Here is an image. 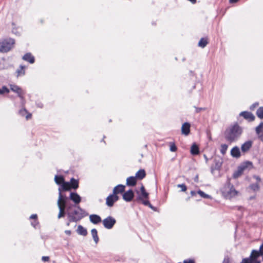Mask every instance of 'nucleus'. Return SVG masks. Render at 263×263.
I'll list each match as a JSON object with an SVG mask.
<instances>
[{
    "mask_svg": "<svg viewBox=\"0 0 263 263\" xmlns=\"http://www.w3.org/2000/svg\"><path fill=\"white\" fill-rule=\"evenodd\" d=\"M242 133V128L236 124L230 127L225 131L224 136L225 139L230 143L238 139Z\"/></svg>",
    "mask_w": 263,
    "mask_h": 263,
    "instance_id": "f257e3e1",
    "label": "nucleus"
},
{
    "mask_svg": "<svg viewBox=\"0 0 263 263\" xmlns=\"http://www.w3.org/2000/svg\"><path fill=\"white\" fill-rule=\"evenodd\" d=\"M222 195L226 199H231L238 194V192L230 183V179L228 178L226 183L221 189Z\"/></svg>",
    "mask_w": 263,
    "mask_h": 263,
    "instance_id": "f03ea898",
    "label": "nucleus"
},
{
    "mask_svg": "<svg viewBox=\"0 0 263 263\" xmlns=\"http://www.w3.org/2000/svg\"><path fill=\"white\" fill-rule=\"evenodd\" d=\"M263 255V243L260 246L259 250H253L249 258H243L241 263H260V261L257 260L259 256Z\"/></svg>",
    "mask_w": 263,
    "mask_h": 263,
    "instance_id": "7ed1b4c3",
    "label": "nucleus"
},
{
    "mask_svg": "<svg viewBox=\"0 0 263 263\" xmlns=\"http://www.w3.org/2000/svg\"><path fill=\"white\" fill-rule=\"evenodd\" d=\"M78 210H74L72 214H68V216L70 217L69 221L77 222L87 215L80 206H78Z\"/></svg>",
    "mask_w": 263,
    "mask_h": 263,
    "instance_id": "20e7f679",
    "label": "nucleus"
},
{
    "mask_svg": "<svg viewBox=\"0 0 263 263\" xmlns=\"http://www.w3.org/2000/svg\"><path fill=\"white\" fill-rule=\"evenodd\" d=\"M14 40L9 39L0 41V52L6 53L10 51L14 44Z\"/></svg>",
    "mask_w": 263,
    "mask_h": 263,
    "instance_id": "39448f33",
    "label": "nucleus"
},
{
    "mask_svg": "<svg viewBox=\"0 0 263 263\" xmlns=\"http://www.w3.org/2000/svg\"><path fill=\"white\" fill-rule=\"evenodd\" d=\"M59 196L57 203L60 212L58 215V218H61L65 216L66 201L65 200L64 197L62 195L61 190L60 188L59 189Z\"/></svg>",
    "mask_w": 263,
    "mask_h": 263,
    "instance_id": "423d86ee",
    "label": "nucleus"
},
{
    "mask_svg": "<svg viewBox=\"0 0 263 263\" xmlns=\"http://www.w3.org/2000/svg\"><path fill=\"white\" fill-rule=\"evenodd\" d=\"M252 168V163L251 162L247 161L243 163H242L241 165H240L237 170L233 174V177L234 178H237L239 176H240L243 172L247 170H250Z\"/></svg>",
    "mask_w": 263,
    "mask_h": 263,
    "instance_id": "0eeeda50",
    "label": "nucleus"
},
{
    "mask_svg": "<svg viewBox=\"0 0 263 263\" xmlns=\"http://www.w3.org/2000/svg\"><path fill=\"white\" fill-rule=\"evenodd\" d=\"M222 163L223 160L220 157H215L214 158V164L213 165L211 168V173L213 174L215 170H220Z\"/></svg>",
    "mask_w": 263,
    "mask_h": 263,
    "instance_id": "6e6552de",
    "label": "nucleus"
},
{
    "mask_svg": "<svg viewBox=\"0 0 263 263\" xmlns=\"http://www.w3.org/2000/svg\"><path fill=\"white\" fill-rule=\"evenodd\" d=\"M116 222L115 219L111 216L107 217L102 221L104 227L108 229H111Z\"/></svg>",
    "mask_w": 263,
    "mask_h": 263,
    "instance_id": "1a4fd4ad",
    "label": "nucleus"
},
{
    "mask_svg": "<svg viewBox=\"0 0 263 263\" xmlns=\"http://www.w3.org/2000/svg\"><path fill=\"white\" fill-rule=\"evenodd\" d=\"M119 196L117 195L112 194L108 196L106 199V204L109 207H112L114 205V202L119 200Z\"/></svg>",
    "mask_w": 263,
    "mask_h": 263,
    "instance_id": "9d476101",
    "label": "nucleus"
},
{
    "mask_svg": "<svg viewBox=\"0 0 263 263\" xmlns=\"http://www.w3.org/2000/svg\"><path fill=\"white\" fill-rule=\"evenodd\" d=\"M240 116L243 117L245 119L249 121H253L255 120V117L250 112L242 111L240 114Z\"/></svg>",
    "mask_w": 263,
    "mask_h": 263,
    "instance_id": "9b49d317",
    "label": "nucleus"
},
{
    "mask_svg": "<svg viewBox=\"0 0 263 263\" xmlns=\"http://www.w3.org/2000/svg\"><path fill=\"white\" fill-rule=\"evenodd\" d=\"M134 194L132 190H130L125 192L123 195V198L126 201H130L134 198Z\"/></svg>",
    "mask_w": 263,
    "mask_h": 263,
    "instance_id": "f8f14e48",
    "label": "nucleus"
},
{
    "mask_svg": "<svg viewBox=\"0 0 263 263\" xmlns=\"http://www.w3.org/2000/svg\"><path fill=\"white\" fill-rule=\"evenodd\" d=\"M182 134L184 135H188L190 132V124L185 122L182 124L181 127Z\"/></svg>",
    "mask_w": 263,
    "mask_h": 263,
    "instance_id": "ddd939ff",
    "label": "nucleus"
},
{
    "mask_svg": "<svg viewBox=\"0 0 263 263\" xmlns=\"http://www.w3.org/2000/svg\"><path fill=\"white\" fill-rule=\"evenodd\" d=\"M70 199L76 204L79 203L81 200V197L76 193H71L70 195Z\"/></svg>",
    "mask_w": 263,
    "mask_h": 263,
    "instance_id": "4468645a",
    "label": "nucleus"
},
{
    "mask_svg": "<svg viewBox=\"0 0 263 263\" xmlns=\"http://www.w3.org/2000/svg\"><path fill=\"white\" fill-rule=\"evenodd\" d=\"M252 145V142L251 141H248L243 143L241 147V149L242 152H247Z\"/></svg>",
    "mask_w": 263,
    "mask_h": 263,
    "instance_id": "2eb2a0df",
    "label": "nucleus"
},
{
    "mask_svg": "<svg viewBox=\"0 0 263 263\" xmlns=\"http://www.w3.org/2000/svg\"><path fill=\"white\" fill-rule=\"evenodd\" d=\"M125 186L122 184H119L114 187L113 190V193L117 195L119 193H122L124 192Z\"/></svg>",
    "mask_w": 263,
    "mask_h": 263,
    "instance_id": "dca6fc26",
    "label": "nucleus"
},
{
    "mask_svg": "<svg viewBox=\"0 0 263 263\" xmlns=\"http://www.w3.org/2000/svg\"><path fill=\"white\" fill-rule=\"evenodd\" d=\"M231 154L232 157L235 158H239L240 157V152L238 147H234L231 151Z\"/></svg>",
    "mask_w": 263,
    "mask_h": 263,
    "instance_id": "f3484780",
    "label": "nucleus"
},
{
    "mask_svg": "<svg viewBox=\"0 0 263 263\" xmlns=\"http://www.w3.org/2000/svg\"><path fill=\"white\" fill-rule=\"evenodd\" d=\"M10 89L13 91L16 92L19 97L21 98H23L22 96V90L19 87L16 85H11Z\"/></svg>",
    "mask_w": 263,
    "mask_h": 263,
    "instance_id": "a211bd4d",
    "label": "nucleus"
},
{
    "mask_svg": "<svg viewBox=\"0 0 263 263\" xmlns=\"http://www.w3.org/2000/svg\"><path fill=\"white\" fill-rule=\"evenodd\" d=\"M90 220L91 222L97 224L101 221V218L97 215H91L89 217Z\"/></svg>",
    "mask_w": 263,
    "mask_h": 263,
    "instance_id": "6ab92c4d",
    "label": "nucleus"
},
{
    "mask_svg": "<svg viewBox=\"0 0 263 263\" xmlns=\"http://www.w3.org/2000/svg\"><path fill=\"white\" fill-rule=\"evenodd\" d=\"M137 182L136 178L135 177H129L126 179V184L128 186H134Z\"/></svg>",
    "mask_w": 263,
    "mask_h": 263,
    "instance_id": "aec40b11",
    "label": "nucleus"
},
{
    "mask_svg": "<svg viewBox=\"0 0 263 263\" xmlns=\"http://www.w3.org/2000/svg\"><path fill=\"white\" fill-rule=\"evenodd\" d=\"M23 59L25 61H28L31 64L34 62V57H32L30 53H28L25 54L23 57Z\"/></svg>",
    "mask_w": 263,
    "mask_h": 263,
    "instance_id": "412c9836",
    "label": "nucleus"
},
{
    "mask_svg": "<svg viewBox=\"0 0 263 263\" xmlns=\"http://www.w3.org/2000/svg\"><path fill=\"white\" fill-rule=\"evenodd\" d=\"M146 176L145 172L144 170L141 169L136 174V178L137 179L141 180L143 179Z\"/></svg>",
    "mask_w": 263,
    "mask_h": 263,
    "instance_id": "4be33fe9",
    "label": "nucleus"
},
{
    "mask_svg": "<svg viewBox=\"0 0 263 263\" xmlns=\"http://www.w3.org/2000/svg\"><path fill=\"white\" fill-rule=\"evenodd\" d=\"M191 153L192 155H197L199 154V148L197 145L194 143L191 148Z\"/></svg>",
    "mask_w": 263,
    "mask_h": 263,
    "instance_id": "5701e85b",
    "label": "nucleus"
},
{
    "mask_svg": "<svg viewBox=\"0 0 263 263\" xmlns=\"http://www.w3.org/2000/svg\"><path fill=\"white\" fill-rule=\"evenodd\" d=\"M77 232L82 235L86 236L87 235V230L82 226H79L77 229Z\"/></svg>",
    "mask_w": 263,
    "mask_h": 263,
    "instance_id": "b1692460",
    "label": "nucleus"
},
{
    "mask_svg": "<svg viewBox=\"0 0 263 263\" xmlns=\"http://www.w3.org/2000/svg\"><path fill=\"white\" fill-rule=\"evenodd\" d=\"M263 131V122H261L258 126L255 128V132L259 137L261 134V133Z\"/></svg>",
    "mask_w": 263,
    "mask_h": 263,
    "instance_id": "393cba45",
    "label": "nucleus"
},
{
    "mask_svg": "<svg viewBox=\"0 0 263 263\" xmlns=\"http://www.w3.org/2000/svg\"><path fill=\"white\" fill-rule=\"evenodd\" d=\"M70 187L73 189H77L79 187L78 181L74 178H71L70 180Z\"/></svg>",
    "mask_w": 263,
    "mask_h": 263,
    "instance_id": "a878e982",
    "label": "nucleus"
},
{
    "mask_svg": "<svg viewBox=\"0 0 263 263\" xmlns=\"http://www.w3.org/2000/svg\"><path fill=\"white\" fill-rule=\"evenodd\" d=\"M91 234L93 237V238L94 239V241H95V242L96 243H97L99 241V238L98 237L97 230L95 229H92L91 231Z\"/></svg>",
    "mask_w": 263,
    "mask_h": 263,
    "instance_id": "bb28decb",
    "label": "nucleus"
},
{
    "mask_svg": "<svg viewBox=\"0 0 263 263\" xmlns=\"http://www.w3.org/2000/svg\"><path fill=\"white\" fill-rule=\"evenodd\" d=\"M62 187L63 190L69 191L70 190V184L69 182H66L64 181L62 183Z\"/></svg>",
    "mask_w": 263,
    "mask_h": 263,
    "instance_id": "cd10ccee",
    "label": "nucleus"
},
{
    "mask_svg": "<svg viewBox=\"0 0 263 263\" xmlns=\"http://www.w3.org/2000/svg\"><path fill=\"white\" fill-rule=\"evenodd\" d=\"M64 179L62 176H58L56 175L54 177V181L55 183L58 184H62V182H63Z\"/></svg>",
    "mask_w": 263,
    "mask_h": 263,
    "instance_id": "c85d7f7f",
    "label": "nucleus"
},
{
    "mask_svg": "<svg viewBox=\"0 0 263 263\" xmlns=\"http://www.w3.org/2000/svg\"><path fill=\"white\" fill-rule=\"evenodd\" d=\"M208 44V41L206 39L202 38L198 43V46L202 48H204Z\"/></svg>",
    "mask_w": 263,
    "mask_h": 263,
    "instance_id": "c756f323",
    "label": "nucleus"
},
{
    "mask_svg": "<svg viewBox=\"0 0 263 263\" xmlns=\"http://www.w3.org/2000/svg\"><path fill=\"white\" fill-rule=\"evenodd\" d=\"M256 115L259 118L263 119V107H260L257 110Z\"/></svg>",
    "mask_w": 263,
    "mask_h": 263,
    "instance_id": "7c9ffc66",
    "label": "nucleus"
},
{
    "mask_svg": "<svg viewBox=\"0 0 263 263\" xmlns=\"http://www.w3.org/2000/svg\"><path fill=\"white\" fill-rule=\"evenodd\" d=\"M228 146L226 144H221L220 152L222 155H224L226 153Z\"/></svg>",
    "mask_w": 263,
    "mask_h": 263,
    "instance_id": "2f4dec72",
    "label": "nucleus"
},
{
    "mask_svg": "<svg viewBox=\"0 0 263 263\" xmlns=\"http://www.w3.org/2000/svg\"><path fill=\"white\" fill-rule=\"evenodd\" d=\"M197 193L204 198H211V197L210 195L205 194L202 191H200V190L198 191L197 192Z\"/></svg>",
    "mask_w": 263,
    "mask_h": 263,
    "instance_id": "473e14b6",
    "label": "nucleus"
},
{
    "mask_svg": "<svg viewBox=\"0 0 263 263\" xmlns=\"http://www.w3.org/2000/svg\"><path fill=\"white\" fill-rule=\"evenodd\" d=\"M249 187L253 190L254 191H258L259 190V185L257 183H255V184H251L250 186H249Z\"/></svg>",
    "mask_w": 263,
    "mask_h": 263,
    "instance_id": "72a5a7b5",
    "label": "nucleus"
},
{
    "mask_svg": "<svg viewBox=\"0 0 263 263\" xmlns=\"http://www.w3.org/2000/svg\"><path fill=\"white\" fill-rule=\"evenodd\" d=\"M9 89L7 88L6 86L2 87V88H0V94L3 95L5 93H9Z\"/></svg>",
    "mask_w": 263,
    "mask_h": 263,
    "instance_id": "f704fd0d",
    "label": "nucleus"
},
{
    "mask_svg": "<svg viewBox=\"0 0 263 263\" xmlns=\"http://www.w3.org/2000/svg\"><path fill=\"white\" fill-rule=\"evenodd\" d=\"M177 150V147L176 146L174 143H171L170 144V151L172 152H176Z\"/></svg>",
    "mask_w": 263,
    "mask_h": 263,
    "instance_id": "c9c22d12",
    "label": "nucleus"
},
{
    "mask_svg": "<svg viewBox=\"0 0 263 263\" xmlns=\"http://www.w3.org/2000/svg\"><path fill=\"white\" fill-rule=\"evenodd\" d=\"M177 186L178 187L181 188V191L183 192L186 191L187 189L186 186L184 184H178Z\"/></svg>",
    "mask_w": 263,
    "mask_h": 263,
    "instance_id": "e433bc0d",
    "label": "nucleus"
},
{
    "mask_svg": "<svg viewBox=\"0 0 263 263\" xmlns=\"http://www.w3.org/2000/svg\"><path fill=\"white\" fill-rule=\"evenodd\" d=\"M148 197V193H147L145 191L144 192L141 193V197H140V198H143L147 199Z\"/></svg>",
    "mask_w": 263,
    "mask_h": 263,
    "instance_id": "4c0bfd02",
    "label": "nucleus"
},
{
    "mask_svg": "<svg viewBox=\"0 0 263 263\" xmlns=\"http://www.w3.org/2000/svg\"><path fill=\"white\" fill-rule=\"evenodd\" d=\"M20 68H21L20 70L18 69V70H17V76H20L21 74V73L22 72V70H23L24 69L25 67L22 66V65H21L20 66Z\"/></svg>",
    "mask_w": 263,
    "mask_h": 263,
    "instance_id": "58836bf2",
    "label": "nucleus"
},
{
    "mask_svg": "<svg viewBox=\"0 0 263 263\" xmlns=\"http://www.w3.org/2000/svg\"><path fill=\"white\" fill-rule=\"evenodd\" d=\"M183 263H195V261L193 259L185 260Z\"/></svg>",
    "mask_w": 263,
    "mask_h": 263,
    "instance_id": "ea45409f",
    "label": "nucleus"
},
{
    "mask_svg": "<svg viewBox=\"0 0 263 263\" xmlns=\"http://www.w3.org/2000/svg\"><path fill=\"white\" fill-rule=\"evenodd\" d=\"M230 260L229 257H226L224 258L223 263H230Z\"/></svg>",
    "mask_w": 263,
    "mask_h": 263,
    "instance_id": "a19ab883",
    "label": "nucleus"
},
{
    "mask_svg": "<svg viewBox=\"0 0 263 263\" xmlns=\"http://www.w3.org/2000/svg\"><path fill=\"white\" fill-rule=\"evenodd\" d=\"M258 105V103H256L254 104H253L251 107H250V109L251 110H253L254 109L255 107H256Z\"/></svg>",
    "mask_w": 263,
    "mask_h": 263,
    "instance_id": "79ce46f5",
    "label": "nucleus"
},
{
    "mask_svg": "<svg viewBox=\"0 0 263 263\" xmlns=\"http://www.w3.org/2000/svg\"><path fill=\"white\" fill-rule=\"evenodd\" d=\"M42 260L44 261H47L49 260V257L48 256H43L42 257Z\"/></svg>",
    "mask_w": 263,
    "mask_h": 263,
    "instance_id": "37998d69",
    "label": "nucleus"
},
{
    "mask_svg": "<svg viewBox=\"0 0 263 263\" xmlns=\"http://www.w3.org/2000/svg\"><path fill=\"white\" fill-rule=\"evenodd\" d=\"M20 112L22 116H24V114L27 112V110L25 109H23L22 110H21L20 111Z\"/></svg>",
    "mask_w": 263,
    "mask_h": 263,
    "instance_id": "c03bdc74",
    "label": "nucleus"
},
{
    "mask_svg": "<svg viewBox=\"0 0 263 263\" xmlns=\"http://www.w3.org/2000/svg\"><path fill=\"white\" fill-rule=\"evenodd\" d=\"M143 203L145 205H150V202L148 201V200H144L143 201Z\"/></svg>",
    "mask_w": 263,
    "mask_h": 263,
    "instance_id": "a18cd8bd",
    "label": "nucleus"
},
{
    "mask_svg": "<svg viewBox=\"0 0 263 263\" xmlns=\"http://www.w3.org/2000/svg\"><path fill=\"white\" fill-rule=\"evenodd\" d=\"M196 109L197 112H199L200 111L204 109V108H196Z\"/></svg>",
    "mask_w": 263,
    "mask_h": 263,
    "instance_id": "49530a36",
    "label": "nucleus"
},
{
    "mask_svg": "<svg viewBox=\"0 0 263 263\" xmlns=\"http://www.w3.org/2000/svg\"><path fill=\"white\" fill-rule=\"evenodd\" d=\"M37 218V215L33 214L30 216V218L31 219H36Z\"/></svg>",
    "mask_w": 263,
    "mask_h": 263,
    "instance_id": "de8ad7c7",
    "label": "nucleus"
},
{
    "mask_svg": "<svg viewBox=\"0 0 263 263\" xmlns=\"http://www.w3.org/2000/svg\"><path fill=\"white\" fill-rule=\"evenodd\" d=\"M31 114H28V115L26 116V119L27 120H28V119H30V118H31Z\"/></svg>",
    "mask_w": 263,
    "mask_h": 263,
    "instance_id": "09e8293b",
    "label": "nucleus"
},
{
    "mask_svg": "<svg viewBox=\"0 0 263 263\" xmlns=\"http://www.w3.org/2000/svg\"><path fill=\"white\" fill-rule=\"evenodd\" d=\"M259 139L263 142V133L261 134L258 137Z\"/></svg>",
    "mask_w": 263,
    "mask_h": 263,
    "instance_id": "8fccbe9b",
    "label": "nucleus"
},
{
    "mask_svg": "<svg viewBox=\"0 0 263 263\" xmlns=\"http://www.w3.org/2000/svg\"><path fill=\"white\" fill-rule=\"evenodd\" d=\"M140 191H141V193L145 192V188H144V187L143 186H141V187L140 189Z\"/></svg>",
    "mask_w": 263,
    "mask_h": 263,
    "instance_id": "3c124183",
    "label": "nucleus"
},
{
    "mask_svg": "<svg viewBox=\"0 0 263 263\" xmlns=\"http://www.w3.org/2000/svg\"><path fill=\"white\" fill-rule=\"evenodd\" d=\"M65 233H66V234L68 235H70L71 234V231L69 230L65 231Z\"/></svg>",
    "mask_w": 263,
    "mask_h": 263,
    "instance_id": "603ef678",
    "label": "nucleus"
},
{
    "mask_svg": "<svg viewBox=\"0 0 263 263\" xmlns=\"http://www.w3.org/2000/svg\"><path fill=\"white\" fill-rule=\"evenodd\" d=\"M239 0H229V2L231 3H234L237 2Z\"/></svg>",
    "mask_w": 263,
    "mask_h": 263,
    "instance_id": "864d4df0",
    "label": "nucleus"
},
{
    "mask_svg": "<svg viewBox=\"0 0 263 263\" xmlns=\"http://www.w3.org/2000/svg\"><path fill=\"white\" fill-rule=\"evenodd\" d=\"M194 181H195V182H197L198 181V175H197V176L195 177V178H194Z\"/></svg>",
    "mask_w": 263,
    "mask_h": 263,
    "instance_id": "5fc2aeb1",
    "label": "nucleus"
},
{
    "mask_svg": "<svg viewBox=\"0 0 263 263\" xmlns=\"http://www.w3.org/2000/svg\"><path fill=\"white\" fill-rule=\"evenodd\" d=\"M191 194L192 196H195L196 195V192L195 191H191Z\"/></svg>",
    "mask_w": 263,
    "mask_h": 263,
    "instance_id": "6e6d98bb",
    "label": "nucleus"
},
{
    "mask_svg": "<svg viewBox=\"0 0 263 263\" xmlns=\"http://www.w3.org/2000/svg\"><path fill=\"white\" fill-rule=\"evenodd\" d=\"M255 178V179H256V180H257L258 182H259L260 181V179L259 178V177L258 176H255L254 177Z\"/></svg>",
    "mask_w": 263,
    "mask_h": 263,
    "instance_id": "4d7b16f0",
    "label": "nucleus"
},
{
    "mask_svg": "<svg viewBox=\"0 0 263 263\" xmlns=\"http://www.w3.org/2000/svg\"><path fill=\"white\" fill-rule=\"evenodd\" d=\"M204 157L205 158L206 162H207L208 161V158H207V157L205 155H204Z\"/></svg>",
    "mask_w": 263,
    "mask_h": 263,
    "instance_id": "13d9d810",
    "label": "nucleus"
},
{
    "mask_svg": "<svg viewBox=\"0 0 263 263\" xmlns=\"http://www.w3.org/2000/svg\"><path fill=\"white\" fill-rule=\"evenodd\" d=\"M149 208H151V209H153V206L151 205V204L150 203V205H148Z\"/></svg>",
    "mask_w": 263,
    "mask_h": 263,
    "instance_id": "bf43d9fd",
    "label": "nucleus"
},
{
    "mask_svg": "<svg viewBox=\"0 0 263 263\" xmlns=\"http://www.w3.org/2000/svg\"><path fill=\"white\" fill-rule=\"evenodd\" d=\"M67 226H69V222L67 223Z\"/></svg>",
    "mask_w": 263,
    "mask_h": 263,
    "instance_id": "052dcab7",
    "label": "nucleus"
},
{
    "mask_svg": "<svg viewBox=\"0 0 263 263\" xmlns=\"http://www.w3.org/2000/svg\"><path fill=\"white\" fill-rule=\"evenodd\" d=\"M24 73H25V71H24V70H23L22 74H24Z\"/></svg>",
    "mask_w": 263,
    "mask_h": 263,
    "instance_id": "680f3d73",
    "label": "nucleus"
}]
</instances>
